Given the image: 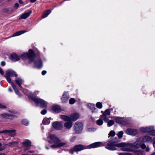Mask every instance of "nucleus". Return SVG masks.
Segmentation results:
<instances>
[{
    "mask_svg": "<svg viewBox=\"0 0 155 155\" xmlns=\"http://www.w3.org/2000/svg\"><path fill=\"white\" fill-rule=\"evenodd\" d=\"M121 148V150L124 151L130 152L133 151V148H138L139 146L137 142L133 143H121L118 144H107V146H105L106 148L111 150H117L116 147Z\"/></svg>",
    "mask_w": 155,
    "mask_h": 155,
    "instance_id": "1",
    "label": "nucleus"
},
{
    "mask_svg": "<svg viewBox=\"0 0 155 155\" xmlns=\"http://www.w3.org/2000/svg\"><path fill=\"white\" fill-rule=\"evenodd\" d=\"M48 137L51 140V141H49V142L50 143H54L51 146V147L53 148L65 146L67 145V143L61 142L58 138L53 134H49Z\"/></svg>",
    "mask_w": 155,
    "mask_h": 155,
    "instance_id": "2",
    "label": "nucleus"
},
{
    "mask_svg": "<svg viewBox=\"0 0 155 155\" xmlns=\"http://www.w3.org/2000/svg\"><path fill=\"white\" fill-rule=\"evenodd\" d=\"M17 77V75L16 73L12 70H8L5 73V77L9 83H12L11 82L10 77Z\"/></svg>",
    "mask_w": 155,
    "mask_h": 155,
    "instance_id": "3",
    "label": "nucleus"
},
{
    "mask_svg": "<svg viewBox=\"0 0 155 155\" xmlns=\"http://www.w3.org/2000/svg\"><path fill=\"white\" fill-rule=\"evenodd\" d=\"M22 57L28 58L31 61H33L36 55L33 51L30 49L28 51V53H24L21 55Z\"/></svg>",
    "mask_w": 155,
    "mask_h": 155,
    "instance_id": "4",
    "label": "nucleus"
},
{
    "mask_svg": "<svg viewBox=\"0 0 155 155\" xmlns=\"http://www.w3.org/2000/svg\"><path fill=\"white\" fill-rule=\"evenodd\" d=\"M32 98L36 105L40 104L42 107H45L47 106L46 103L44 100L40 98L38 99L35 96L33 97Z\"/></svg>",
    "mask_w": 155,
    "mask_h": 155,
    "instance_id": "5",
    "label": "nucleus"
},
{
    "mask_svg": "<svg viewBox=\"0 0 155 155\" xmlns=\"http://www.w3.org/2000/svg\"><path fill=\"white\" fill-rule=\"evenodd\" d=\"M87 148V147L79 144L76 145L73 148H71L70 150V151L71 153H73L74 152L79 151L82 150Z\"/></svg>",
    "mask_w": 155,
    "mask_h": 155,
    "instance_id": "6",
    "label": "nucleus"
},
{
    "mask_svg": "<svg viewBox=\"0 0 155 155\" xmlns=\"http://www.w3.org/2000/svg\"><path fill=\"white\" fill-rule=\"evenodd\" d=\"M83 125L81 122H76L74 126V130L77 133H79L82 130Z\"/></svg>",
    "mask_w": 155,
    "mask_h": 155,
    "instance_id": "7",
    "label": "nucleus"
},
{
    "mask_svg": "<svg viewBox=\"0 0 155 155\" xmlns=\"http://www.w3.org/2000/svg\"><path fill=\"white\" fill-rule=\"evenodd\" d=\"M102 145V143L101 142H96L88 146H87V148L88 149L95 148L100 147Z\"/></svg>",
    "mask_w": 155,
    "mask_h": 155,
    "instance_id": "8",
    "label": "nucleus"
},
{
    "mask_svg": "<svg viewBox=\"0 0 155 155\" xmlns=\"http://www.w3.org/2000/svg\"><path fill=\"white\" fill-rule=\"evenodd\" d=\"M53 127L57 130H60L63 127V125L60 122L57 121L54 122L52 124Z\"/></svg>",
    "mask_w": 155,
    "mask_h": 155,
    "instance_id": "9",
    "label": "nucleus"
},
{
    "mask_svg": "<svg viewBox=\"0 0 155 155\" xmlns=\"http://www.w3.org/2000/svg\"><path fill=\"white\" fill-rule=\"evenodd\" d=\"M31 13L32 12L31 11H30L28 12H25L24 14H22L21 16L19 17V20L25 19L30 16Z\"/></svg>",
    "mask_w": 155,
    "mask_h": 155,
    "instance_id": "10",
    "label": "nucleus"
},
{
    "mask_svg": "<svg viewBox=\"0 0 155 155\" xmlns=\"http://www.w3.org/2000/svg\"><path fill=\"white\" fill-rule=\"evenodd\" d=\"M79 117V115L77 113H74L71 114L70 117V120L75 121L78 119Z\"/></svg>",
    "mask_w": 155,
    "mask_h": 155,
    "instance_id": "11",
    "label": "nucleus"
},
{
    "mask_svg": "<svg viewBox=\"0 0 155 155\" xmlns=\"http://www.w3.org/2000/svg\"><path fill=\"white\" fill-rule=\"evenodd\" d=\"M142 141L144 142H151L153 141L152 138L148 136H145L143 137Z\"/></svg>",
    "mask_w": 155,
    "mask_h": 155,
    "instance_id": "12",
    "label": "nucleus"
},
{
    "mask_svg": "<svg viewBox=\"0 0 155 155\" xmlns=\"http://www.w3.org/2000/svg\"><path fill=\"white\" fill-rule=\"evenodd\" d=\"M10 59L13 61H15L19 60L20 59V57L16 54H13L10 56Z\"/></svg>",
    "mask_w": 155,
    "mask_h": 155,
    "instance_id": "13",
    "label": "nucleus"
},
{
    "mask_svg": "<svg viewBox=\"0 0 155 155\" xmlns=\"http://www.w3.org/2000/svg\"><path fill=\"white\" fill-rule=\"evenodd\" d=\"M126 132L127 134L131 135H135L137 133V130L130 129H127L126 131Z\"/></svg>",
    "mask_w": 155,
    "mask_h": 155,
    "instance_id": "14",
    "label": "nucleus"
},
{
    "mask_svg": "<svg viewBox=\"0 0 155 155\" xmlns=\"http://www.w3.org/2000/svg\"><path fill=\"white\" fill-rule=\"evenodd\" d=\"M69 97L67 93L64 92L61 98L62 102L64 103H66L68 101Z\"/></svg>",
    "mask_w": 155,
    "mask_h": 155,
    "instance_id": "15",
    "label": "nucleus"
},
{
    "mask_svg": "<svg viewBox=\"0 0 155 155\" xmlns=\"http://www.w3.org/2000/svg\"><path fill=\"white\" fill-rule=\"evenodd\" d=\"M73 124L71 120L66 122L64 124V127L66 129H70L72 126Z\"/></svg>",
    "mask_w": 155,
    "mask_h": 155,
    "instance_id": "16",
    "label": "nucleus"
},
{
    "mask_svg": "<svg viewBox=\"0 0 155 155\" xmlns=\"http://www.w3.org/2000/svg\"><path fill=\"white\" fill-rule=\"evenodd\" d=\"M119 141V140L118 139L117 137L112 138H110L108 142L109 143L107 144H107L108 143L114 144V143H116L118 142Z\"/></svg>",
    "mask_w": 155,
    "mask_h": 155,
    "instance_id": "17",
    "label": "nucleus"
},
{
    "mask_svg": "<svg viewBox=\"0 0 155 155\" xmlns=\"http://www.w3.org/2000/svg\"><path fill=\"white\" fill-rule=\"evenodd\" d=\"M0 116L3 118L8 119L13 117V115L12 114H2L0 115Z\"/></svg>",
    "mask_w": 155,
    "mask_h": 155,
    "instance_id": "18",
    "label": "nucleus"
},
{
    "mask_svg": "<svg viewBox=\"0 0 155 155\" xmlns=\"http://www.w3.org/2000/svg\"><path fill=\"white\" fill-rule=\"evenodd\" d=\"M52 110L56 112H58L61 110L60 107L58 105L54 106L52 107Z\"/></svg>",
    "mask_w": 155,
    "mask_h": 155,
    "instance_id": "19",
    "label": "nucleus"
},
{
    "mask_svg": "<svg viewBox=\"0 0 155 155\" xmlns=\"http://www.w3.org/2000/svg\"><path fill=\"white\" fill-rule=\"evenodd\" d=\"M110 114V111L109 109L106 110L103 113L102 115L101 116V118L103 119L104 117H105L107 115H109Z\"/></svg>",
    "mask_w": 155,
    "mask_h": 155,
    "instance_id": "20",
    "label": "nucleus"
},
{
    "mask_svg": "<svg viewBox=\"0 0 155 155\" xmlns=\"http://www.w3.org/2000/svg\"><path fill=\"white\" fill-rule=\"evenodd\" d=\"M31 143L28 140H26L23 142V145L25 147H27L31 145Z\"/></svg>",
    "mask_w": 155,
    "mask_h": 155,
    "instance_id": "21",
    "label": "nucleus"
},
{
    "mask_svg": "<svg viewBox=\"0 0 155 155\" xmlns=\"http://www.w3.org/2000/svg\"><path fill=\"white\" fill-rule=\"evenodd\" d=\"M116 122L121 124H124V119L123 118L117 117L115 119Z\"/></svg>",
    "mask_w": 155,
    "mask_h": 155,
    "instance_id": "22",
    "label": "nucleus"
},
{
    "mask_svg": "<svg viewBox=\"0 0 155 155\" xmlns=\"http://www.w3.org/2000/svg\"><path fill=\"white\" fill-rule=\"evenodd\" d=\"M145 153L139 150L135 151L134 152V155H145Z\"/></svg>",
    "mask_w": 155,
    "mask_h": 155,
    "instance_id": "23",
    "label": "nucleus"
},
{
    "mask_svg": "<svg viewBox=\"0 0 155 155\" xmlns=\"http://www.w3.org/2000/svg\"><path fill=\"white\" fill-rule=\"evenodd\" d=\"M15 81L20 87H21V84L23 82V80L20 78H16L15 80Z\"/></svg>",
    "mask_w": 155,
    "mask_h": 155,
    "instance_id": "24",
    "label": "nucleus"
},
{
    "mask_svg": "<svg viewBox=\"0 0 155 155\" xmlns=\"http://www.w3.org/2000/svg\"><path fill=\"white\" fill-rule=\"evenodd\" d=\"M60 117L61 119L65 121H67L70 120V117H68L65 115H61L60 116Z\"/></svg>",
    "mask_w": 155,
    "mask_h": 155,
    "instance_id": "25",
    "label": "nucleus"
},
{
    "mask_svg": "<svg viewBox=\"0 0 155 155\" xmlns=\"http://www.w3.org/2000/svg\"><path fill=\"white\" fill-rule=\"evenodd\" d=\"M141 130L142 132H151L150 129L149 127L141 128Z\"/></svg>",
    "mask_w": 155,
    "mask_h": 155,
    "instance_id": "26",
    "label": "nucleus"
},
{
    "mask_svg": "<svg viewBox=\"0 0 155 155\" xmlns=\"http://www.w3.org/2000/svg\"><path fill=\"white\" fill-rule=\"evenodd\" d=\"M50 123V120L47 118H44L42 121L43 124L45 125L48 124Z\"/></svg>",
    "mask_w": 155,
    "mask_h": 155,
    "instance_id": "27",
    "label": "nucleus"
},
{
    "mask_svg": "<svg viewBox=\"0 0 155 155\" xmlns=\"http://www.w3.org/2000/svg\"><path fill=\"white\" fill-rule=\"evenodd\" d=\"M51 12V11L49 10L45 11L43 15L42 18H44L47 17Z\"/></svg>",
    "mask_w": 155,
    "mask_h": 155,
    "instance_id": "28",
    "label": "nucleus"
},
{
    "mask_svg": "<svg viewBox=\"0 0 155 155\" xmlns=\"http://www.w3.org/2000/svg\"><path fill=\"white\" fill-rule=\"evenodd\" d=\"M15 130H9V135L11 137H14L15 135Z\"/></svg>",
    "mask_w": 155,
    "mask_h": 155,
    "instance_id": "29",
    "label": "nucleus"
},
{
    "mask_svg": "<svg viewBox=\"0 0 155 155\" xmlns=\"http://www.w3.org/2000/svg\"><path fill=\"white\" fill-rule=\"evenodd\" d=\"M11 83V85L13 88L14 90L15 91V93L16 94H17L18 92V89L16 87L14 83L12 82Z\"/></svg>",
    "mask_w": 155,
    "mask_h": 155,
    "instance_id": "30",
    "label": "nucleus"
},
{
    "mask_svg": "<svg viewBox=\"0 0 155 155\" xmlns=\"http://www.w3.org/2000/svg\"><path fill=\"white\" fill-rule=\"evenodd\" d=\"M109 137L110 136H111L112 137H114L115 135V132L113 130H111L110 131V133L109 134Z\"/></svg>",
    "mask_w": 155,
    "mask_h": 155,
    "instance_id": "31",
    "label": "nucleus"
},
{
    "mask_svg": "<svg viewBox=\"0 0 155 155\" xmlns=\"http://www.w3.org/2000/svg\"><path fill=\"white\" fill-rule=\"evenodd\" d=\"M18 143L17 142L12 141V142H9L7 144V145H13L14 146H16L17 145Z\"/></svg>",
    "mask_w": 155,
    "mask_h": 155,
    "instance_id": "32",
    "label": "nucleus"
},
{
    "mask_svg": "<svg viewBox=\"0 0 155 155\" xmlns=\"http://www.w3.org/2000/svg\"><path fill=\"white\" fill-rule=\"evenodd\" d=\"M75 102L76 101L74 98H71L69 100V103L71 104H74Z\"/></svg>",
    "mask_w": 155,
    "mask_h": 155,
    "instance_id": "33",
    "label": "nucleus"
},
{
    "mask_svg": "<svg viewBox=\"0 0 155 155\" xmlns=\"http://www.w3.org/2000/svg\"><path fill=\"white\" fill-rule=\"evenodd\" d=\"M21 123L27 126L28 124V122L27 120H24L21 121Z\"/></svg>",
    "mask_w": 155,
    "mask_h": 155,
    "instance_id": "34",
    "label": "nucleus"
},
{
    "mask_svg": "<svg viewBox=\"0 0 155 155\" xmlns=\"http://www.w3.org/2000/svg\"><path fill=\"white\" fill-rule=\"evenodd\" d=\"M123 133L122 131H120L117 134V135L119 138H120L123 137Z\"/></svg>",
    "mask_w": 155,
    "mask_h": 155,
    "instance_id": "35",
    "label": "nucleus"
},
{
    "mask_svg": "<svg viewBox=\"0 0 155 155\" xmlns=\"http://www.w3.org/2000/svg\"><path fill=\"white\" fill-rule=\"evenodd\" d=\"M114 124V121L113 120H109L107 124L109 126H110Z\"/></svg>",
    "mask_w": 155,
    "mask_h": 155,
    "instance_id": "36",
    "label": "nucleus"
},
{
    "mask_svg": "<svg viewBox=\"0 0 155 155\" xmlns=\"http://www.w3.org/2000/svg\"><path fill=\"white\" fill-rule=\"evenodd\" d=\"M103 121L101 119L98 120L97 122V124L99 125H102L103 124Z\"/></svg>",
    "mask_w": 155,
    "mask_h": 155,
    "instance_id": "37",
    "label": "nucleus"
},
{
    "mask_svg": "<svg viewBox=\"0 0 155 155\" xmlns=\"http://www.w3.org/2000/svg\"><path fill=\"white\" fill-rule=\"evenodd\" d=\"M96 105L97 107L99 108H101L102 107V104L99 102L97 103Z\"/></svg>",
    "mask_w": 155,
    "mask_h": 155,
    "instance_id": "38",
    "label": "nucleus"
},
{
    "mask_svg": "<svg viewBox=\"0 0 155 155\" xmlns=\"http://www.w3.org/2000/svg\"><path fill=\"white\" fill-rule=\"evenodd\" d=\"M20 35L21 34L19 31H18L13 34L12 35L11 37H15Z\"/></svg>",
    "mask_w": 155,
    "mask_h": 155,
    "instance_id": "39",
    "label": "nucleus"
},
{
    "mask_svg": "<svg viewBox=\"0 0 155 155\" xmlns=\"http://www.w3.org/2000/svg\"><path fill=\"white\" fill-rule=\"evenodd\" d=\"M9 130H5L0 131V133L8 134Z\"/></svg>",
    "mask_w": 155,
    "mask_h": 155,
    "instance_id": "40",
    "label": "nucleus"
},
{
    "mask_svg": "<svg viewBox=\"0 0 155 155\" xmlns=\"http://www.w3.org/2000/svg\"><path fill=\"white\" fill-rule=\"evenodd\" d=\"M9 11V9L7 8H4L2 10V12L3 13H7Z\"/></svg>",
    "mask_w": 155,
    "mask_h": 155,
    "instance_id": "41",
    "label": "nucleus"
},
{
    "mask_svg": "<svg viewBox=\"0 0 155 155\" xmlns=\"http://www.w3.org/2000/svg\"><path fill=\"white\" fill-rule=\"evenodd\" d=\"M19 6V4L18 3H16L14 5V7L16 8H17Z\"/></svg>",
    "mask_w": 155,
    "mask_h": 155,
    "instance_id": "42",
    "label": "nucleus"
},
{
    "mask_svg": "<svg viewBox=\"0 0 155 155\" xmlns=\"http://www.w3.org/2000/svg\"><path fill=\"white\" fill-rule=\"evenodd\" d=\"M150 134L152 135L155 136V130L151 131Z\"/></svg>",
    "mask_w": 155,
    "mask_h": 155,
    "instance_id": "43",
    "label": "nucleus"
},
{
    "mask_svg": "<svg viewBox=\"0 0 155 155\" xmlns=\"http://www.w3.org/2000/svg\"><path fill=\"white\" fill-rule=\"evenodd\" d=\"M47 112V111L46 110H42L41 113L42 114H45Z\"/></svg>",
    "mask_w": 155,
    "mask_h": 155,
    "instance_id": "44",
    "label": "nucleus"
},
{
    "mask_svg": "<svg viewBox=\"0 0 155 155\" xmlns=\"http://www.w3.org/2000/svg\"><path fill=\"white\" fill-rule=\"evenodd\" d=\"M0 74L2 75H3L4 74L3 70L1 68H0Z\"/></svg>",
    "mask_w": 155,
    "mask_h": 155,
    "instance_id": "45",
    "label": "nucleus"
},
{
    "mask_svg": "<svg viewBox=\"0 0 155 155\" xmlns=\"http://www.w3.org/2000/svg\"><path fill=\"white\" fill-rule=\"evenodd\" d=\"M21 35L22 34L24 33L25 32H27V31L25 30H22L19 31Z\"/></svg>",
    "mask_w": 155,
    "mask_h": 155,
    "instance_id": "46",
    "label": "nucleus"
},
{
    "mask_svg": "<svg viewBox=\"0 0 155 155\" xmlns=\"http://www.w3.org/2000/svg\"><path fill=\"white\" fill-rule=\"evenodd\" d=\"M75 139V137H72L71 138V139L70 140V141L71 142H73L74 140Z\"/></svg>",
    "mask_w": 155,
    "mask_h": 155,
    "instance_id": "47",
    "label": "nucleus"
},
{
    "mask_svg": "<svg viewBox=\"0 0 155 155\" xmlns=\"http://www.w3.org/2000/svg\"><path fill=\"white\" fill-rule=\"evenodd\" d=\"M6 108V106L0 104V108Z\"/></svg>",
    "mask_w": 155,
    "mask_h": 155,
    "instance_id": "48",
    "label": "nucleus"
},
{
    "mask_svg": "<svg viewBox=\"0 0 155 155\" xmlns=\"http://www.w3.org/2000/svg\"><path fill=\"white\" fill-rule=\"evenodd\" d=\"M141 147L142 149H144L146 147V146L145 144H143L141 145Z\"/></svg>",
    "mask_w": 155,
    "mask_h": 155,
    "instance_id": "49",
    "label": "nucleus"
},
{
    "mask_svg": "<svg viewBox=\"0 0 155 155\" xmlns=\"http://www.w3.org/2000/svg\"><path fill=\"white\" fill-rule=\"evenodd\" d=\"M103 118L105 122H107L108 120V118L106 117H104V118L103 117Z\"/></svg>",
    "mask_w": 155,
    "mask_h": 155,
    "instance_id": "50",
    "label": "nucleus"
},
{
    "mask_svg": "<svg viewBox=\"0 0 155 155\" xmlns=\"http://www.w3.org/2000/svg\"><path fill=\"white\" fill-rule=\"evenodd\" d=\"M41 73L43 75H45L46 73V71H43Z\"/></svg>",
    "mask_w": 155,
    "mask_h": 155,
    "instance_id": "51",
    "label": "nucleus"
},
{
    "mask_svg": "<svg viewBox=\"0 0 155 155\" xmlns=\"http://www.w3.org/2000/svg\"><path fill=\"white\" fill-rule=\"evenodd\" d=\"M1 64L2 66H4L5 65V63L4 61H2L1 62Z\"/></svg>",
    "mask_w": 155,
    "mask_h": 155,
    "instance_id": "52",
    "label": "nucleus"
},
{
    "mask_svg": "<svg viewBox=\"0 0 155 155\" xmlns=\"http://www.w3.org/2000/svg\"><path fill=\"white\" fill-rule=\"evenodd\" d=\"M39 62L41 64V66H40L38 67V68H40V67H41L42 66V61H39Z\"/></svg>",
    "mask_w": 155,
    "mask_h": 155,
    "instance_id": "53",
    "label": "nucleus"
},
{
    "mask_svg": "<svg viewBox=\"0 0 155 155\" xmlns=\"http://www.w3.org/2000/svg\"><path fill=\"white\" fill-rule=\"evenodd\" d=\"M150 150V149L148 147H147L146 148V151L147 152H149V151Z\"/></svg>",
    "mask_w": 155,
    "mask_h": 155,
    "instance_id": "54",
    "label": "nucleus"
},
{
    "mask_svg": "<svg viewBox=\"0 0 155 155\" xmlns=\"http://www.w3.org/2000/svg\"><path fill=\"white\" fill-rule=\"evenodd\" d=\"M119 155H126L125 153H120L119 154Z\"/></svg>",
    "mask_w": 155,
    "mask_h": 155,
    "instance_id": "55",
    "label": "nucleus"
},
{
    "mask_svg": "<svg viewBox=\"0 0 155 155\" xmlns=\"http://www.w3.org/2000/svg\"><path fill=\"white\" fill-rule=\"evenodd\" d=\"M19 3L20 4H22L23 3V2L21 0H19L18 1Z\"/></svg>",
    "mask_w": 155,
    "mask_h": 155,
    "instance_id": "56",
    "label": "nucleus"
},
{
    "mask_svg": "<svg viewBox=\"0 0 155 155\" xmlns=\"http://www.w3.org/2000/svg\"><path fill=\"white\" fill-rule=\"evenodd\" d=\"M126 155H132L130 153H126Z\"/></svg>",
    "mask_w": 155,
    "mask_h": 155,
    "instance_id": "57",
    "label": "nucleus"
},
{
    "mask_svg": "<svg viewBox=\"0 0 155 155\" xmlns=\"http://www.w3.org/2000/svg\"><path fill=\"white\" fill-rule=\"evenodd\" d=\"M36 0H31V2H35Z\"/></svg>",
    "mask_w": 155,
    "mask_h": 155,
    "instance_id": "58",
    "label": "nucleus"
},
{
    "mask_svg": "<svg viewBox=\"0 0 155 155\" xmlns=\"http://www.w3.org/2000/svg\"><path fill=\"white\" fill-rule=\"evenodd\" d=\"M150 155H155V152L152 153L150 154Z\"/></svg>",
    "mask_w": 155,
    "mask_h": 155,
    "instance_id": "59",
    "label": "nucleus"
},
{
    "mask_svg": "<svg viewBox=\"0 0 155 155\" xmlns=\"http://www.w3.org/2000/svg\"><path fill=\"white\" fill-rule=\"evenodd\" d=\"M8 90L10 92H11L12 91V90L11 88H9Z\"/></svg>",
    "mask_w": 155,
    "mask_h": 155,
    "instance_id": "60",
    "label": "nucleus"
},
{
    "mask_svg": "<svg viewBox=\"0 0 155 155\" xmlns=\"http://www.w3.org/2000/svg\"><path fill=\"white\" fill-rule=\"evenodd\" d=\"M153 146L154 148H155V142H154L153 143Z\"/></svg>",
    "mask_w": 155,
    "mask_h": 155,
    "instance_id": "61",
    "label": "nucleus"
},
{
    "mask_svg": "<svg viewBox=\"0 0 155 155\" xmlns=\"http://www.w3.org/2000/svg\"><path fill=\"white\" fill-rule=\"evenodd\" d=\"M0 155H5V154L4 153H2L1 154H0Z\"/></svg>",
    "mask_w": 155,
    "mask_h": 155,
    "instance_id": "62",
    "label": "nucleus"
},
{
    "mask_svg": "<svg viewBox=\"0 0 155 155\" xmlns=\"http://www.w3.org/2000/svg\"><path fill=\"white\" fill-rule=\"evenodd\" d=\"M1 143H0V147L1 146ZM2 150H3L2 149H0V151H1Z\"/></svg>",
    "mask_w": 155,
    "mask_h": 155,
    "instance_id": "63",
    "label": "nucleus"
},
{
    "mask_svg": "<svg viewBox=\"0 0 155 155\" xmlns=\"http://www.w3.org/2000/svg\"><path fill=\"white\" fill-rule=\"evenodd\" d=\"M46 148L47 149H49V148L48 147H46Z\"/></svg>",
    "mask_w": 155,
    "mask_h": 155,
    "instance_id": "64",
    "label": "nucleus"
}]
</instances>
